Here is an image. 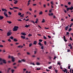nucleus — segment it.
<instances>
[{"label":"nucleus","instance_id":"1","mask_svg":"<svg viewBox=\"0 0 73 73\" xmlns=\"http://www.w3.org/2000/svg\"><path fill=\"white\" fill-rule=\"evenodd\" d=\"M18 29H19L18 27L15 26L13 29V31H17V30H18Z\"/></svg>","mask_w":73,"mask_h":73},{"label":"nucleus","instance_id":"2","mask_svg":"<svg viewBox=\"0 0 73 73\" xmlns=\"http://www.w3.org/2000/svg\"><path fill=\"white\" fill-rule=\"evenodd\" d=\"M0 61H3V63H4V64H7L6 60L4 59H2L1 58H0Z\"/></svg>","mask_w":73,"mask_h":73},{"label":"nucleus","instance_id":"3","mask_svg":"<svg viewBox=\"0 0 73 73\" xmlns=\"http://www.w3.org/2000/svg\"><path fill=\"white\" fill-rule=\"evenodd\" d=\"M12 33L8 32L7 33V36H11V34H12Z\"/></svg>","mask_w":73,"mask_h":73},{"label":"nucleus","instance_id":"4","mask_svg":"<svg viewBox=\"0 0 73 73\" xmlns=\"http://www.w3.org/2000/svg\"><path fill=\"white\" fill-rule=\"evenodd\" d=\"M4 16H5L6 17H8V15H7V14L5 12L4 13Z\"/></svg>","mask_w":73,"mask_h":73},{"label":"nucleus","instance_id":"5","mask_svg":"<svg viewBox=\"0 0 73 73\" xmlns=\"http://www.w3.org/2000/svg\"><path fill=\"white\" fill-rule=\"evenodd\" d=\"M63 39L64 41H65V42H66V41H67V40L65 39V36H63Z\"/></svg>","mask_w":73,"mask_h":73},{"label":"nucleus","instance_id":"6","mask_svg":"<svg viewBox=\"0 0 73 73\" xmlns=\"http://www.w3.org/2000/svg\"><path fill=\"white\" fill-rule=\"evenodd\" d=\"M33 44H34V45H36L37 44V41H34Z\"/></svg>","mask_w":73,"mask_h":73},{"label":"nucleus","instance_id":"7","mask_svg":"<svg viewBox=\"0 0 73 73\" xmlns=\"http://www.w3.org/2000/svg\"><path fill=\"white\" fill-rule=\"evenodd\" d=\"M8 57H9V58H12V59L14 58L13 56H10V55H9V56Z\"/></svg>","mask_w":73,"mask_h":73},{"label":"nucleus","instance_id":"8","mask_svg":"<svg viewBox=\"0 0 73 73\" xmlns=\"http://www.w3.org/2000/svg\"><path fill=\"white\" fill-rule=\"evenodd\" d=\"M21 35H23V36H25V35H27L26 33H21Z\"/></svg>","mask_w":73,"mask_h":73},{"label":"nucleus","instance_id":"9","mask_svg":"<svg viewBox=\"0 0 73 73\" xmlns=\"http://www.w3.org/2000/svg\"><path fill=\"white\" fill-rule=\"evenodd\" d=\"M48 15L49 16H53V13H48Z\"/></svg>","mask_w":73,"mask_h":73},{"label":"nucleus","instance_id":"10","mask_svg":"<svg viewBox=\"0 0 73 73\" xmlns=\"http://www.w3.org/2000/svg\"><path fill=\"white\" fill-rule=\"evenodd\" d=\"M3 18H4V17L0 16V20H1H1L3 19Z\"/></svg>","mask_w":73,"mask_h":73},{"label":"nucleus","instance_id":"11","mask_svg":"<svg viewBox=\"0 0 73 73\" xmlns=\"http://www.w3.org/2000/svg\"><path fill=\"white\" fill-rule=\"evenodd\" d=\"M37 22H38V19H36V21L35 23H36V24H37Z\"/></svg>","mask_w":73,"mask_h":73},{"label":"nucleus","instance_id":"12","mask_svg":"<svg viewBox=\"0 0 73 73\" xmlns=\"http://www.w3.org/2000/svg\"><path fill=\"white\" fill-rule=\"evenodd\" d=\"M62 71L63 72H64V73H65L66 72V70H67V69H65L64 70L62 69Z\"/></svg>","mask_w":73,"mask_h":73},{"label":"nucleus","instance_id":"13","mask_svg":"<svg viewBox=\"0 0 73 73\" xmlns=\"http://www.w3.org/2000/svg\"><path fill=\"white\" fill-rule=\"evenodd\" d=\"M38 44L39 45H40V46H42V45H43V44H41V43L40 42H39L38 43Z\"/></svg>","mask_w":73,"mask_h":73},{"label":"nucleus","instance_id":"14","mask_svg":"<svg viewBox=\"0 0 73 73\" xmlns=\"http://www.w3.org/2000/svg\"><path fill=\"white\" fill-rule=\"evenodd\" d=\"M69 9L70 10H71V11L73 9V6H71V7H69Z\"/></svg>","mask_w":73,"mask_h":73},{"label":"nucleus","instance_id":"15","mask_svg":"<svg viewBox=\"0 0 73 73\" xmlns=\"http://www.w3.org/2000/svg\"><path fill=\"white\" fill-rule=\"evenodd\" d=\"M21 37L23 38V39H25V36H21Z\"/></svg>","mask_w":73,"mask_h":73},{"label":"nucleus","instance_id":"16","mask_svg":"<svg viewBox=\"0 0 73 73\" xmlns=\"http://www.w3.org/2000/svg\"><path fill=\"white\" fill-rule=\"evenodd\" d=\"M22 61H23V62H26V60L24 59H23L21 60Z\"/></svg>","mask_w":73,"mask_h":73},{"label":"nucleus","instance_id":"17","mask_svg":"<svg viewBox=\"0 0 73 73\" xmlns=\"http://www.w3.org/2000/svg\"><path fill=\"white\" fill-rule=\"evenodd\" d=\"M42 13H42V11H40L39 13V15H42Z\"/></svg>","mask_w":73,"mask_h":73},{"label":"nucleus","instance_id":"18","mask_svg":"<svg viewBox=\"0 0 73 73\" xmlns=\"http://www.w3.org/2000/svg\"><path fill=\"white\" fill-rule=\"evenodd\" d=\"M68 28H69V27H68V26H66L65 27V29L66 31H67V30H68Z\"/></svg>","mask_w":73,"mask_h":73},{"label":"nucleus","instance_id":"19","mask_svg":"<svg viewBox=\"0 0 73 73\" xmlns=\"http://www.w3.org/2000/svg\"><path fill=\"white\" fill-rule=\"evenodd\" d=\"M13 40L15 42H17V40L16 38L14 39Z\"/></svg>","mask_w":73,"mask_h":73},{"label":"nucleus","instance_id":"20","mask_svg":"<svg viewBox=\"0 0 73 73\" xmlns=\"http://www.w3.org/2000/svg\"><path fill=\"white\" fill-rule=\"evenodd\" d=\"M45 20L44 19H42V23H45Z\"/></svg>","mask_w":73,"mask_h":73},{"label":"nucleus","instance_id":"21","mask_svg":"<svg viewBox=\"0 0 73 73\" xmlns=\"http://www.w3.org/2000/svg\"><path fill=\"white\" fill-rule=\"evenodd\" d=\"M18 2V1H15L14 3V4H17V3Z\"/></svg>","mask_w":73,"mask_h":73},{"label":"nucleus","instance_id":"22","mask_svg":"<svg viewBox=\"0 0 73 73\" xmlns=\"http://www.w3.org/2000/svg\"><path fill=\"white\" fill-rule=\"evenodd\" d=\"M32 36V35L31 34H29L28 35V37H31V36Z\"/></svg>","mask_w":73,"mask_h":73},{"label":"nucleus","instance_id":"23","mask_svg":"<svg viewBox=\"0 0 73 73\" xmlns=\"http://www.w3.org/2000/svg\"><path fill=\"white\" fill-rule=\"evenodd\" d=\"M13 8L14 9H19V8L17 7H13Z\"/></svg>","mask_w":73,"mask_h":73},{"label":"nucleus","instance_id":"24","mask_svg":"<svg viewBox=\"0 0 73 73\" xmlns=\"http://www.w3.org/2000/svg\"><path fill=\"white\" fill-rule=\"evenodd\" d=\"M23 47V46H18V48H22Z\"/></svg>","mask_w":73,"mask_h":73},{"label":"nucleus","instance_id":"25","mask_svg":"<svg viewBox=\"0 0 73 73\" xmlns=\"http://www.w3.org/2000/svg\"><path fill=\"white\" fill-rule=\"evenodd\" d=\"M7 22L8 23H9V24H11L12 23V22L10 21H7Z\"/></svg>","mask_w":73,"mask_h":73},{"label":"nucleus","instance_id":"26","mask_svg":"<svg viewBox=\"0 0 73 73\" xmlns=\"http://www.w3.org/2000/svg\"><path fill=\"white\" fill-rule=\"evenodd\" d=\"M12 61L13 62H14L15 61V58H14L12 59Z\"/></svg>","mask_w":73,"mask_h":73},{"label":"nucleus","instance_id":"27","mask_svg":"<svg viewBox=\"0 0 73 73\" xmlns=\"http://www.w3.org/2000/svg\"><path fill=\"white\" fill-rule=\"evenodd\" d=\"M43 38H44V39H45V40H46V39H47V38L46 37H45V36H43Z\"/></svg>","mask_w":73,"mask_h":73},{"label":"nucleus","instance_id":"28","mask_svg":"<svg viewBox=\"0 0 73 73\" xmlns=\"http://www.w3.org/2000/svg\"><path fill=\"white\" fill-rule=\"evenodd\" d=\"M36 64L37 65H40V63L38 62H37L36 63Z\"/></svg>","mask_w":73,"mask_h":73},{"label":"nucleus","instance_id":"29","mask_svg":"<svg viewBox=\"0 0 73 73\" xmlns=\"http://www.w3.org/2000/svg\"><path fill=\"white\" fill-rule=\"evenodd\" d=\"M29 25H26L25 26V27L26 28H28V27H29Z\"/></svg>","mask_w":73,"mask_h":73},{"label":"nucleus","instance_id":"30","mask_svg":"<svg viewBox=\"0 0 73 73\" xmlns=\"http://www.w3.org/2000/svg\"><path fill=\"white\" fill-rule=\"evenodd\" d=\"M38 41L40 42H42V39H39V40H38Z\"/></svg>","mask_w":73,"mask_h":73},{"label":"nucleus","instance_id":"31","mask_svg":"<svg viewBox=\"0 0 73 73\" xmlns=\"http://www.w3.org/2000/svg\"><path fill=\"white\" fill-rule=\"evenodd\" d=\"M72 31V29L71 28H70L68 30V32H70Z\"/></svg>","mask_w":73,"mask_h":73},{"label":"nucleus","instance_id":"32","mask_svg":"<svg viewBox=\"0 0 73 73\" xmlns=\"http://www.w3.org/2000/svg\"><path fill=\"white\" fill-rule=\"evenodd\" d=\"M52 66H50L48 67V69H52Z\"/></svg>","mask_w":73,"mask_h":73},{"label":"nucleus","instance_id":"33","mask_svg":"<svg viewBox=\"0 0 73 73\" xmlns=\"http://www.w3.org/2000/svg\"><path fill=\"white\" fill-rule=\"evenodd\" d=\"M66 9H67V11L68 12V11H69V10L70 9H69V8L68 7Z\"/></svg>","mask_w":73,"mask_h":73},{"label":"nucleus","instance_id":"34","mask_svg":"<svg viewBox=\"0 0 73 73\" xmlns=\"http://www.w3.org/2000/svg\"><path fill=\"white\" fill-rule=\"evenodd\" d=\"M10 38H11V40H13V38H14L13 37V36H11L10 37Z\"/></svg>","mask_w":73,"mask_h":73},{"label":"nucleus","instance_id":"35","mask_svg":"<svg viewBox=\"0 0 73 73\" xmlns=\"http://www.w3.org/2000/svg\"><path fill=\"white\" fill-rule=\"evenodd\" d=\"M11 71V72H12V73H13V72L15 71V70H12Z\"/></svg>","mask_w":73,"mask_h":73},{"label":"nucleus","instance_id":"36","mask_svg":"<svg viewBox=\"0 0 73 73\" xmlns=\"http://www.w3.org/2000/svg\"><path fill=\"white\" fill-rule=\"evenodd\" d=\"M8 13H9V15H12V13L11 12L9 11L8 12Z\"/></svg>","mask_w":73,"mask_h":73},{"label":"nucleus","instance_id":"37","mask_svg":"<svg viewBox=\"0 0 73 73\" xmlns=\"http://www.w3.org/2000/svg\"><path fill=\"white\" fill-rule=\"evenodd\" d=\"M18 15H19V16H20V15H21V13H18Z\"/></svg>","mask_w":73,"mask_h":73},{"label":"nucleus","instance_id":"38","mask_svg":"<svg viewBox=\"0 0 73 73\" xmlns=\"http://www.w3.org/2000/svg\"><path fill=\"white\" fill-rule=\"evenodd\" d=\"M37 50L34 51V54H36V53H37Z\"/></svg>","mask_w":73,"mask_h":73},{"label":"nucleus","instance_id":"39","mask_svg":"<svg viewBox=\"0 0 73 73\" xmlns=\"http://www.w3.org/2000/svg\"><path fill=\"white\" fill-rule=\"evenodd\" d=\"M36 70H40V69H41V68H36Z\"/></svg>","mask_w":73,"mask_h":73},{"label":"nucleus","instance_id":"40","mask_svg":"<svg viewBox=\"0 0 73 73\" xmlns=\"http://www.w3.org/2000/svg\"><path fill=\"white\" fill-rule=\"evenodd\" d=\"M70 66H68V69H70Z\"/></svg>","mask_w":73,"mask_h":73},{"label":"nucleus","instance_id":"41","mask_svg":"<svg viewBox=\"0 0 73 73\" xmlns=\"http://www.w3.org/2000/svg\"><path fill=\"white\" fill-rule=\"evenodd\" d=\"M48 37L49 38H51V36L49 35L48 36Z\"/></svg>","mask_w":73,"mask_h":73},{"label":"nucleus","instance_id":"42","mask_svg":"<svg viewBox=\"0 0 73 73\" xmlns=\"http://www.w3.org/2000/svg\"><path fill=\"white\" fill-rule=\"evenodd\" d=\"M9 9H10V10H13V9H14L13 8H11V7L9 8Z\"/></svg>","mask_w":73,"mask_h":73},{"label":"nucleus","instance_id":"43","mask_svg":"<svg viewBox=\"0 0 73 73\" xmlns=\"http://www.w3.org/2000/svg\"><path fill=\"white\" fill-rule=\"evenodd\" d=\"M8 41L9 42H11V39H9L8 40Z\"/></svg>","mask_w":73,"mask_h":73},{"label":"nucleus","instance_id":"44","mask_svg":"<svg viewBox=\"0 0 73 73\" xmlns=\"http://www.w3.org/2000/svg\"><path fill=\"white\" fill-rule=\"evenodd\" d=\"M21 60H19V61H18V62L19 63H20V62H21Z\"/></svg>","mask_w":73,"mask_h":73},{"label":"nucleus","instance_id":"45","mask_svg":"<svg viewBox=\"0 0 73 73\" xmlns=\"http://www.w3.org/2000/svg\"><path fill=\"white\" fill-rule=\"evenodd\" d=\"M41 49H44V46H42L41 47Z\"/></svg>","mask_w":73,"mask_h":73},{"label":"nucleus","instance_id":"46","mask_svg":"<svg viewBox=\"0 0 73 73\" xmlns=\"http://www.w3.org/2000/svg\"><path fill=\"white\" fill-rule=\"evenodd\" d=\"M17 20L18 21H22V20L21 19H18Z\"/></svg>","mask_w":73,"mask_h":73},{"label":"nucleus","instance_id":"47","mask_svg":"<svg viewBox=\"0 0 73 73\" xmlns=\"http://www.w3.org/2000/svg\"><path fill=\"white\" fill-rule=\"evenodd\" d=\"M43 7L44 8H46V5H43Z\"/></svg>","mask_w":73,"mask_h":73},{"label":"nucleus","instance_id":"48","mask_svg":"<svg viewBox=\"0 0 73 73\" xmlns=\"http://www.w3.org/2000/svg\"><path fill=\"white\" fill-rule=\"evenodd\" d=\"M70 4H71V3H70V2L68 3V5H70Z\"/></svg>","mask_w":73,"mask_h":73},{"label":"nucleus","instance_id":"49","mask_svg":"<svg viewBox=\"0 0 73 73\" xmlns=\"http://www.w3.org/2000/svg\"><path fill=\"white\" fill-rule=\"evenodd\" d=\"M46 70L47 71V72H50V70H48L47 69H46Z\"/></svg>","mask_w":73,"mask_h":73},{"label":"nucleus","instance_id":"50","mask_svg":"<svg viewBox=\"0 0 73 73\" xmlns=\"http://www.w3.org/2000/svg\"><path fill=\"white\" fill-rule=\"evenodd\" d=\"M56 58H57V57H56V56H54V57L53 58V60H55V59H56Z\"/></svg>","mask_w":73,"mask_h":73},{"label":"nucleus","instance_id":"51","mask_svg":"<svg viewBox=\"0 0 73 73\" xmlns=\"http://www.w3.org/2000/svg\"><path fill=\"white\" fill-rule=\"evenodd\" d=\"M23 71H26V70H27V69H26L25 68H24L23 69Z\"/></svg>","mask_w":73,"mask_h":73},{"label":"nucleus","instance_id":"52","mask_svg":"<svg viewBox=\"0 0 73 73\" xmlns=\"http://www.w3.org/2000/svg\"><path fill=\"white\" fill-rule=\"evenodd\" d=\"M57 64H58V65H61V64H60V62H58Z\"/></svg>","mask_w":73,"mask_h":73},{"label":"nucleus","instance_id":"53","mask_svg":"<svg viewBox=\"0 0 73 73\" xmlns=\"http://www.w3.org/2000/svg\"><path fill=\"white\" fill-rule=\"evenodd\" d=\"M50 4H51L52 5H53V2L52 1L50 2Z\"/></svg>","mask_w":73,"mask_h":73},{"label":"nucleus","instance_id":"54","mask_svg":"<svg viewBox=\"0 0 73 73\" xmlns=\"http://www.w3.org/2000/svg\"><path fill=\"white\" fill-rule=\"evenodd\" d=\"M27 54H28V55H30V53H29V52H27Z\"/></svg>","mask_w":73,"mask_h":73},{"label":"nucleus","instance_id":"55","mask_svg":"<svg viewBox=\"0 0 73 73\" xmlns=\"http://www.w3.org/2000/svg\"><path fill=\"white\" fill-rule=\"evenodd\" d=\"M73 25V23H71L70 24V25L72 26V25Z\"/></svg>","mask_w":73,"mask_h":73},{"label":"nucleus","instance_id":"56","mask_svg":"<svg viewBox=\"0 0 73 73\" xmlns=\"http://www.w3.org/2000/svg\"><path fill=\"white\" fill-rule=\"evenodd\" d=\"M44 44L45 45H46V41H45L44 42Z\"/></svg>","mask_w":73,"mask_h":73},{"label":"nucleus","instance_id":"57","mask_svg":"<svg viewBox=\"0 0 73 73\" xmlns=\"http://www.w3.org/2000/svg\"><path fill=\"white\" fill-rule=\"evenodd\" d=\"M69 33L67 32L66 33V35H69Z\"/></svg>","mask_w":73,"mask_h":73},{"label":"nucleus","instance_id":"58","mask_svg":"<svg viewBox=\"0 0 73 73\" xmlns=\"http://www.w3.org/2000/svg\"><path fill=\"white\" fill-rule=\"evenodd\" d=\"M29 19H27V20H26L25 21H29Z\"/></svg>","mask_w":73,"mask_h":73},{"label":"nucleus","instance_id":"59","mask_svg":"<svg viewBox=\"0 0 73 73\" xmlns=\"http://www.w3.org/2000/svg\"><path fill=\"white\" fill-rule=\"evenodd\" d=\"M20 55H21V54H20V53H18V56H20Z\"/></svg>","mask_w":73,"mask_h":73},{"label":"nucleus","instance_id":"60","mask_svg":"<svg viewBox=\"0 0 73 73\" xmlns=\"http://www.w3.org/2000/svg\"><path fill=\"white\" fill-rule=\"evenodd\" d=\"M68 46H72V44H69L68 45Z\"/></svg>","mask_w":73,"mask_h":73},{"label":"nucleus","instance_id":"61","mask_svg":"<svg viewBox=\"0 0 73 73\" xmlns=\"http://www.w3.org/2000/svg\"><path fill=\"white\" fill-rule=\"evenodd\" d=\"M5 9H2V10L3 11H4L5 10Z\"/></svg>","mask_w":73,"mask_h":73},{"label":"nucleus","instance_id":"62","mask_svg":"<svg viewBox=\"0 0 73 73\" xmlns=\"http://www.w3.org/2000/svg\"><path fill=\"white\" fill-rule=\"evenodd\" d=\"M70 52V50L68 49V50H67V52Z\"/></svg>","mask_w":73,"mask_h":73},{"label":"nucleus","instance_id":"63","mask_svg":"<svg viewBox=\"0 0 73 73\" xmlns=\"http://www.w3.org/2000/svg\"><path fill=\"white\" fill-rule=\"evenodd\" d=\"M64 11L65 13H66V10H64Z\"/></svg>","mask_w":73,"mask_h":73},{"label":"nucleus","instance_id":"64","mask_svg":"<svg viewBox=\"0 0 73 73\" xmlns=\"http://www.w3.org/2000/svg\"><path fill=\"white\" fill-rule=\"evenodd\" d=\"M71 21H73V19H71Z\"/></svg>","mask_w":73,"mask_h":73}]
</instances>
